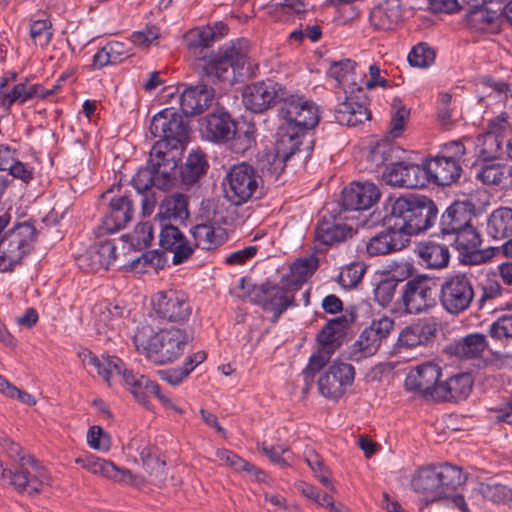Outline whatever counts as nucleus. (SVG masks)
I'll list each match as a JSON object with an SVG mask.
<instances>
[{
    "mask_svg": "<svg viewBox=\"0 0 512 512\" xmlns=\"http://www.w3.org/2000/svg\"><path fill=\"white\" fill-rule=\"evenodd\" d=\"M397 283L393 279H384L380 281L374 289V298L379 305L386 307L392 301Z\"/></svg>",
    "mask_w": 512,
    "mask_h": 512,
    "instance_id": "obj_63",
    "label": "nucleus"
},
{
    "mask_svg": "<svg viewBox=\"0 0 512 512\" xmlns=\"http://www.w3.org/2000/svg\"><path fill=\"white\" fill-rule=\"evenodd\" d=\"M216 457L225 465H227L228 467L232 468L233 470L239 472V471H246L252 475H255V477L257 479H261L260 478V475L263 474V472L258 469L257 467H255L254 465H252L251 463L245 461L244 459H242L241 457H239L237 454H235L234 452L228 450V449H225V448H222V449H217L216 451Z\"/></svg>",
    "mask_w": 512,
    "mask_h": 512,
    "instance_id": "obj_51",
    "label": "nucleus"
},
{
    "mask_svg": "<svg viewBox=\"0 0 512 512\" xmlns=\"http://www.w3.org/2000/svg\"><path fill=\"white\" fill-rule=\"evenodd\" d=\"M489 335L499 341L512 338V314L503 315L494 321L489 327Z\"/></svg>",
    "mask_w": 512,
    "mask_h": 512,
    "instance_id": "obj_60",
    "label": "nucleus"
},
{
    "mask_svg": "<svg viewBox=\"0 0 512 512\" xmlns=\"http://www.w3.org/2000/svg\"><path fill=\"white\" fill-rule=\"evenodd\" d=\"M0 393L8 398L18 399L21 403L28 406H33L36 404V400L31 394L18 389L15 385H13L10 381L1 375Z\"/></svg>",
    "mask_w": 512,
    "mask_h": 512,
    "instance_id": "obj_58",
    "label": "nucleus"
},
{
    "mask_svg": "<svg viewBox=\"0 0 512 512\" xmlns=\"http://www.w3.org/2000/svg\"><path fill=\"white\" fill-rule=\"evenodd\" d=\"M355 370L351 364L334 361L318 380L320 394L328 399H339L354 381Z\"/></svg>",
    "mask_w": 512,
    "mask_h": 512,
    "instance_id": "obj_13",
    "label": "nucleus"
},
{
    "mask_svg": "<svg viewBox=\"0 0 512 512\" xmlns=\"http://www.w3.org/2000/svg\"><path fill=\"white\" fill-rule=\"evenodd\" d=\"M480 497L495 504H507L512 501V490L500 483L482 482L474 488L472 494L474 500Z\"/></svg>",
    "mask_w": 512,
    "mask_h": 512,
    "instance_id": "obj_42",
    "label": "nucleus"
},
{
    "mask_svg": "<svg viewBox=\"0 0 512 512\" xmlns=\"http://www.w3.org/2000/svg\"><path fill=\"white\" fill-rule=\"evenodd\" d=\"M51 22L48 19H37L30 25V36L36 45L47 46L53 36Z\"/></svg>",
    "mask_w": 512,
    "mask_h": 512,
    "instance_id": "obj_55",
    "label": "nucleus"
},
{
    "mask_svg": "<svg viewBox=\"0 0 512 512\" xmlns=\"http://www.w3.org/2000/svg\"><path fill=\"white\" fill-rule=\"evenodd\" d=\"M159 244L165 250L173 252L174 264L184 262L193 252V246L187 241L181 231L173 225H161Z\"/></svg>",
    "mask_w": 512,
    "mask_h": 512,
    "instance_id": "obj_25",
    "label": "nucleus"
},
{
    "mask_svg": "<svg viewBox=\"0 0 512 512\" xmlns=\"http://www.w3.org/2000/svg\"><path fill=\"white\" fill-rule=\"evenodd\" d=\"M383 180L391 186L410 189L424 187L428 182L425 166L409 162L393 164L383 174Z\"/></svg>",
    "mask_w": 512,
    "mask_h": 512,
    "instance_id": "obj_17",
    "label": "nucleus"
},
{
    "mask_svg": "<svg viewBox=\"0 0 512 512\" xmlns=\"http://www.w3.org/2000/svg\"><path fill=\"white\" fill-rule=\"evenodd\" d=\"M214 97V89L207 85L189 87L181 94V109L186 115L200 114L212 104Z\"/></svg>",
    "mask_w": 512,
    "mask_h": 512,
    "instance_id": "obj_29",
    "label": "nucleus"
},
{
    "mask_svg": "<svg viewBox=\"0 0 512 512\" xmlns=\"http://www.w3.org/2000/svg\"><path fill=\"white\" fill-rule=\"evenodd\" d=\"M354 230L347 224L322 221L315 229V239L324 245H334L351 238Z\"/></svg>",
    "mask_w": 512,
    "mask_h": 512,
    "instance_id": "obj_40",
    "label": "nucleus"
},
{
    "mask_svg": "<svg viewBox=\"0 0 512 512\" xmlns=\"http://www.w3.org/2000/svg\"><path fill=\"white\" fill-rule=\"evenodd\" d=\"M152 305L160 317L169 321H185L191 314L188 296L179 290L169 289L157 292L152 297Z\"/></svg>",
    "mask_w": 512,
    "mask_h": 512,
    "instance_id": "obj_14",
    "label": "nucleus"
},
{
    "mask_svg": "<svg viewBox=\"0 0 512 512\" xmlns=\"http://www.w3.org/2000/svg\"><path fill=\"white\" fill-rule=\"evenodd\" d=\"M79 357L86 367H93L105 382L111 385L115 378H120L129 387L134 396L143 404H146L142 392L148 382V378L128 370L121 359L115 356L97 357L89 350H83Z\"/></svg>",
    "mask_w": 512,
    "mask_h": 512,
    "instance_id": "obj_5",
    "label": "nucleus"
},
{
    "mask_svg": "<svg viewBox=\"0 0 512 512\" xmlns=\"http://www.w3.org/2000/svg\"><path fill=\"white\" fill-rule=\"evenodd\" d=\"M175 151L167 142H156L152 147L148 165L164 180H169L177 168Z\"/></svg>",
    "mask_w": 512,
    "mask_h": 512,
    "instance_id": "obj_32",
    "label": "nucleus"
},
{
    "mask_svg": "<svg viewBox=\"0 0 512 512\" xmlns=\"http://www.w3.org/2000/svg\"><path fill=\"white\" fill-rule=\"evenodd\" d=\"M474 296L472 278L465 273L449 275L441 283L440 303L451 315H459L468 310Z\"/></svg>",
    "mask_w": 512,
    "mask_h": 512,
    "instance_id": "obj_8",
    "label": "nucleus"
},
{
    "mask_svg": "<svg viewBox=\"0 0 512 512\" xmlns=\"http://www.w3.org/2000/svg\"><path fill=\"white\" fill-rule=\"evenodd\" d=\"M207 167V161L201 152H191L182 170L183 182L188 185L195 183L206 172Z\"/></svg>",
    "mask_w": 512,
    "mask_h": 512,
    "instance_id": "obj_50",
    "label": "nucleus"
},
{
    "mask_svg": "<svg viewBox=\"0 0 512 512\" xmlns=\"http://www.w3.org/2000/svg\"><path fill=\"white\" fill-rule=\"evenodd\" d=\"M434 467L439 489L444 491L446 496L448 491L454 490L464 482V476L460 468L447 463Z\"/></svg>",
    "mask_w": 512,
    "mask_h": 512,
    "instance_id": "obj_49",
    "label": "nucleus"
},
{
    "mask_svg": "<svg viewBox=\"0 0 512 512\" xmlns=\"http://www.w3.org/2000/svg\"><path fill=\"white\" fill-rule=\"evenodd\" d=\"M440 377L441 367L433 362H425L408 372L404 385L409 392L435 400Z\"/></svg>",
    "mask_w": 512,
    "mask_h": 512,
    "instance_id": "obj_15",
    "label": "nucleus"
},
{
    "mask_svg": "<svg viewBox=\"0 0 512 512\" xmlns=\"http://www.w3.org/2000/svg\"><path fill=\"white\" fill-rule=\"evenodd\" d=\"M94 474H99L116 483L135 487H140L145 483L143 476L134 474L129 469L119 467L113 462L105 459L101 464H98L97 471Z\"/></svg>",
    "mask_w": 512,
    "mask_h": 512,
    "instance_id": "obj_41",
    "label": "nucleus"
},
{
    "mask_svg": "<svg viewBox=\"0 0 512 512\" xmlns=\"http://www.w3.org/2000/svg\"><path fill=\"white\" fill-rule=\"evenodd\" d=\"M291 297L282 287H271L265 291L263 308L273 313V322H276L280 315L288 308Z\"/></svg>",
    "mask_w": 512,
    "mask_h": 512,
    "instance_id": "obj_45",
    "label": "nucleus"
},
{
    "mask_svg": "<svg viewBox=\"0 0 512 512\" xmlns=\"http://www.w3.org/2000/svg\"><path fill=\"white\" fill-rule=\"evenodd\" d=\"M280 115L283 119L277 131L275 155L271 163V177L277 180L290 159L302 144L304 132L314 128L320 119L318 106L311 100L289 91Z\"/></svg>",
    "mask_w": 512,
    "mask_h": 512,
    "instance_id": "obj_1",
    "label": "nucleus"
},
{
    "mask_svg": "<svg viewBox=\"0 0 512 512\" xmlns=\"http://www.w3.org/2000/svg\"><path fill=\"white\" fill-rule=\"evenodd\" d=\"M330 355V347H321L317 353L311 355L308 365L302 372L304 378L311 379L329 361Z\"/></svg>",
    "mask_w": 512,
    "mask_h": 512,
    "instance_id": "obj_62",
    "label": "nucleus"
},
{
    "mask_svg": "<svg viewBox=\"0 0 512 512\" xmlns=\"http://www.w3.org/2000/svg\"><path fill=\"white\" fill-rule=\"evenodd\" d=\"M417 254L428 268L441 269L448 265L450 259L449 249L446 244L433 240L421 242L417 246Z\"/></svg>",
    "mask_w": 512,
    "mask_h": 512,
    "instance_id": "obj_37",
    "label": "nucleus"
},
{
    "mask_svg": "<svg viewBox=\"0 0 512 512\" xmlns=\"http://www.w3.org/2000/svg\"><path fill=\"white\" fill-rule=\"evenodd\" d=\"M116 259V246L112 241H104L90 247L78 258V265L88 272L106 270Z\"/></svg>",
    "mask_w": 512,
    "mask_h": 512,
    "instance_id": "obj_21",
    "label": "nucleus"
},
{
    "mask_svg": "<svg viewBox=\"0 0 512 512\" xmlns=\"http://www.w3.org/2000/svg\"><path fill=\"white\" fill-rule=\"evenodd\" d=\"M249 52L250 43L244 38L226 43L205 62L203 72L213 81L234 82L248 64Z\"/></svg>",
    "mask_w": 512,
    "mask_h": 512,
    "instance_id": "obj_4",
    "label": "nucleus"
},
{
    "mask_svg": "<svg viewBox=\"0 0 512 512\" xmlns=\"http://www.w3.org/2000/svg\"><path fill=\"white\" fill-rule=\"evenodd\" d=\"M159 176L148 165L140 169L132 178V184L139 193L148 191Z\"/></svg>",
    "mask_w": 512,
    "mask_h": 512,
    "instance_id": "obj_64",
    "label": "nucleus"
},
{
    "mask_svg": "<svg viewBox=\"0 0 512 512\" xmlns=\"http://www.w3.org/2000/svg\"><path fill=\"white\" fill-rule=\"evenodd\" d=\"M453 245L464 256H473L481 246V237L473 224L454 233Z\"/></svg>",
    "mask_w": 512,
    "mask_h": 512,
    "instance_id": "obj_43",
    "label": "nucleus"
},
{
    "mask_svg": "<svg viewBox=\"0 0 512 512\" xmlns=\"http://www.w3.org/2000/svg\"><path fill=\"white\" fill-rule=\"evenodd\" d=\"M87 442L93 449L107 452L111 448V437L100 426H92L87 432Z\"/></svg>",
    "mask_w": 512,
    "mask_h": 512,
    "instance_id": "obj_61",
    "label": "nucleus"
},
{
    "mask_svg": "<svg viewBox=\"0 0 512 512\" xmlns=\"http://www.w3.org/2000/svg\"><path fill=\"white\" fill-rule=\"evenodd\" d=\"M226 181V196L235 205L256 200L262 195L263 179L248 163L233 165L227 173Z\"/></svg>",
    "mask_w": 512,
    "mask_h": 512,
    "instance_id": "obj_6",
    "label": "nucleus"
},
{
    "mask_svg": "<svg viewBox=\"0 0 512 512\" xmlns=\"http://www.w3.org/2000/svg\"><path fill=\"white\" fill-rule=\"evenodd\" d=\"M36 230L23 222L8 231L0 241V272H9L30 252Z\"/></svg>",
    "mask_w": 512,
    "mask_h": 512,
    "instance_id": "obj_7",
    "label": "nucleus"
},
{
    "mask_svg": "<svg viewBox=\"0 0 512 512\" xmlns=\"http://www.w3.org/2000/svg\"><path fill=\"white\" fill-rule=\"evenodd\" d=\"M411 487L414 491L426 495L427 501H436L446 497V493L439 489L434 466L420 469L412 478Z\"/></svg>",
    "mask_w": 512,
    "mask_h": 512,
    "instance_id": "obj_36",
    "label": "nucleus"
},
{
    "mask_svg": "<svg viewBox=\"0 0 512 512\" xmlns=\"http://www.w3.org/2000/svg\"><path fill=\"white\" fill-rule=\"evenodd\" d=\"M228 32V27L223 22L213 25L196 27L184 35V42L188 51L196 58H204V50L214 42L219 41Z\"/></svg>",
    "mask_w": 512,
    "mask_h": 512,
    "instance_id": "obj_18",
    "label": "nucleus"
},
{
    "mask_svg": "<svg viewBox=\"0 0 512 512\" xmlns=\"http://www.w3.org/2000/svg\"><path fill=\"white\" fill-rule=\"evenodd\" d=\"M190 341L191 336L185 329L171 327L156 333L147 323H141L133 336L136 350L160 365L177 360Z\"/></svg>",
    "mask_w": 512,
    "mask_h": 512,
    "instance_id": "obj_2",
    "label": "nucleus"
},
{
    "mask_svg": "<svg viewBox=\"0 0 512 512\" xmlns=\"http://www.w3.org/2000/svg\"><path fill=\"white\" fill-rule=\"evenodd\" d=\"M348 326V320L345 317H337L327 323L318 335V341L322 347H330L332 353L334 344L338 339V334Z\"/></svg>",
    "mask_w": 512,
    "mask_h": 512,
    "instance_id": "obj_52",
    "label": "nucleus"
},
{
    "mask_svg": "<svg viewBox=\"0 0 512 512\" xmlns=\"http://www.w3.org/2000/svg\"><path fill=\"white\" fill-rule=\"evenodd\" d=\"M133 205L131 199L126 196L112 197L109 203V211L103 219L101 229L105 233H114L131 220Z\"/></svg>",
    "mask_w": 512,
    "mask_h": 512,
    "instance_id": "obj_26",
    "label": "nucleus"
},
{
    "mask_svg": "<svg viewBox=\"0 0 512 512\" xmlns=\"http://www.w3.org/2000/svg\"><path fill=\"white\" fill-rule=\"evenodd\" d=\"M126 449L129 454L140 456L144 469L150 475L162 476L164 474L165 463L160 460L156 448L144 436L132 437L126 445Z\"/></svg>",
    "mask_w": 512,
    "mask_h": 512,
    "instance_id": "obj_24",
    "label": "nucleus"
},
{
    "mask_svg": "<svg viewBox=\"0 0 512 512\" xmlns=\"http://www.w3.org/2000/svg\"><path fill=\"white\" fill-rule=\"evenodd\" d=\"M408 242L407 238L401 237L393 229H386L372 237L366 245L369 255H384L402 249Z\"/></svg>",
    "mask_w": 512,
    "mask_h": 512,
    "instance_id": "obj_35",
    "label": "nucleus"
},
{
    "mask_svg": "<svg viewBox=\"0 0 512 512\" xmlns=\"http://www.w3.org/2000/svg\"><path fill=\"white\" fill-rule=\"evenodd\" d=\"M486 232L495 240H501L511 236L512 208L500 207L493 210L487 217Z\"/></svg>",
    "mask_w": 512,
    "mask_h": 512,
    "instance_id": "obj_39",
    "label": "nucleus"
},
{
    "mask_svg": "<svg viewBox=\"0 0 512 512\" xmlns=\"http://www.w3.org/2000/svg\"><path fill=\"white\" fill-rule=\"evenodd\" d=\"M394 150L387 139L371 141L366 152V160L370 163L369 168L377 169L392 160Z\"/></svg>",
    "mask_w": 512,
    "mask_h": 512,
    "instance_id": "obj_47",
    "label": "nucleus"
},
{
    "mask_svg": "<svg viewBox=\"0 0 512 512\" xmlns=\"http://www.w3.org/2000/svg\"><path fill=\"white\" fill-rule=\"evenodd\" d=\"M393 321L388 317H383L373 321L370 326L366 327L358 339L352 345L350 358L353 361H360L364 358L374 355L382 341L388 337L393 329Z\"/></svg>",
    "mask_w": 512,
    "mask_h": 512,
    "instance_id": "obj_12",
    "label": "nucleus"
},
{
    "mask_svg": "<svg viewBox=\"0 0 512 512\" xmlns=\"http://www.w3.org/2000/svg\"><path fill=\"white\" fill-rule=\"evenodd\" d=\"M472 205L468 201L455 202L449 206L441 216L440 231L445 236H452L454 233L472 224Z\"/></svg>",
    "mask_w": 512,
    "mask_h": 512,
    "instance_id": "obj_22",
    "label": "nucleus"
},
{
    "mask_svg": "<svg viewBox=\"0 0 512 512\" xmlns=\"http://www.w3.org/2000/svg\"><path fill=\"white\" fill-rule=\"evenodd\" d=\"M44 89L39 84H31L27 79L15 84L9 91L0 95V106L10 111L14 104L22 105L35 97L44 96Z\"/></svg>",
    "mask_w": 512,
    "mask_h": 512,
    "instance_id": "obj_33",
    "label": "nucleus"
},
{
    "mask_svg": "<svg viewBox=\"0 0 512 512\" xmlns=\"http://www.w3.org/2000/svg\"><path fill=\"white\" fill-rule=\"evenodd\" d=\"M380 198L378 187L371 182H356L342 191V205L347 210H366Z\"/></svg>",
    "mask_w": 512,
    "mask_h": 512,
    "instance_id": "obj_20",
    "label": "nucleus"
},
{
    "mask_svg": "<svg viewBox=\"0 0 512 512\" xmlns=\"http://www.w3.org/2000/svg\"><path fill=\"white\" fill-rule=\"evenodd\" d=\"M234 127L229 114L224 111H216L202 119L200 132L209 141L224 142L231 138Z\"/></svg>",
    "mask_w": 512,
    "mask_h": 512,
    "instance_id": "obj_23",
    "label": "nucleus"
},
{
    "mask_svg": "<svg viewBox=\"0 0 512 512\" xmlns=\"http://www.w3.org/2000/svg\"><path fill=\"white\" fill-rule=\"evenodd\" d=\"M150 132L160 138L157 142H167L171 150H182L187 142L189 129L184 119L173 108L157 113L151 121Z\"/></svg>",
    "mask_w": 512,
    "mask_h": 512,
    "instance_id": "obj_9",
    "label": "nucleus"
},
{
    "mask_svg": "<svg viewBox=\"0 0 512 512\" xmlns=\"http://www.w3.org/2000/svg\"><path fill=\"white\" fill-rule=\"evenodd\" d=\"M318 267V259L311 255L297 259L291 266V274L297 282H303L313 275Z\"/></svg>",
    "mask_w": 512,
    "mask_h": 512,
    "instance_id": "obj_54",
    "label": "nucleus"
},
{
    "mask_svg": "<svg viewBox=\"0 0 512 512\" xmlns=\"http://www.w3.org/2000/svg\"><path fill=\"white\" fill-rule=\"evenodd\" d=\"M434 60V50L423 43L416 45L408 55L410 65L418 68L429 67Z\"/></svg>",
    "mask_w": 512,
    "mask_h": 512,
    "instance_id": "obj_57",
    "label": "nucleus"
},
{
    "mask_svg": "<svg viewBox=\"0 0 512 512\" xmlns=\"http://www.w3.org/2000/svg\"><path fill=\"white\" fill-rule=\"evenodd\" d=\"M289 90L282 84L272 81H259L247 85L242 93L245 107L252 112L262 113L277 102H284Z\"/></svg>",
    "mask_w": 512,
    "mask_h": 512,
    "instance_id": "obj_11",
    "label": "nucleus"
},
{
    "mask_svg": "<svg viewBox=\"0 0 512 512\" xmlns=\"http://www.w3.org/2000/svg\"><path fill=\"white\" fill-rule=\"evenodd\" d=\"M402 300L405 311L419 314L436 305L434 290L429 279L416 277L409 280L403 288Z\"/></svg>",
    "mask_w": 512,
    "mask_h": 512,
    "instance_id": "obj_16",
    "label": "nucleus"
},
{
    "mask_svg": "<svg viewBox=\"0 0 512 512\" xmlns=\"http://www.w3.org/2000/svg\"><path fill=\"white\" fill-rule=\"evenodd\" d=\"M505 168L499 164L484 165L478 172L477 178L484 184L499 185L505 179Z\"/></svg>",
    "mask_w": 512,
    "mask_h": 512,
    "instance_id": "obj_59",
    "label": "nucleus"
},
{
    "mask_svg": "<svg viewBox=\"0 0 512 512\" xmlns=\"http://www.w3.org/2000/svg\"><path fill=\"white\" fill-rule=\"evenodd\" d=\"M188 216L187 201L184 195L174 194L166 197L159 206L157 217L160 221L183 219Z\"/></svg>",
    "mask_w": 512,
    "mask_h": 512,
    "instance_id": "obj_44",
    "label": "nucleus"
},
{
    "mask_svg": "<svg viewBox=\"0 0 512 512\" xmlns=\"http://www.w3.org/2000/svg\"><path fill=\"white\" fill-rule=\"evenodd\" d=\"M477 91L480 94V101L490 98L492 101H505L508 96L512 97V86L503 81H494L490 78H482L477 83Z\"/></svg>",
    "mask_w": 512,
    "mask_h": 512,
    "instance_id": "obj_46",
    "label": "nucleus"
},
{
    "mask_svg": "<svg viewBox=\"0 0 512 512\" xmlns=\"http://www.w3.org/2000/svg\"><path fill=\"white\" fill-rule=\"evenodd\" d=\"M362 94H346V100L335 109V118L341 125L357 126L370 118V112L360 102Z\"/></svg>",
    "mask_w": 512,
    "mask_h": 512,
    "instance_id": "obj_31",
    "label": "nucleus"
},
{
    "mask_svg": "<svg viewBox=\"0 0 512 512\" xmlns=\"http://www.w3.org/2000/svg\"><path fill=\"white\" fill-rule=\"evenodd\" d=\"M364 273L365 266L362 263H352L341 270L338 282L345 289L353 288L361 281Z\"/></svg>",
    "mask_w": 512,
    "mask_h": 512,
    "instance_id": "obj_56",
    "label": "nucleus"
},
{
    "mask_svg": "<svg viewBox=\"0 0 512 512\" xmlns=\"http://www.w3.org/2000/svg\"><path fill=\"white\" fill-rule=\"evenodd\" d=\"M195 245L205 250L215 249L223 245L228 234L226 230L211 224H199L191 230Z\"/></svg>",
    "mask_w": 512,
    "mask_h": 512,
    "instance_id": "obj_38",
    "label": "nucleus"
},
{
    "mask_svg": "<svg viewBox=\"0 0 512 512\" xmlns=\"http://www.w3.org/2000/svg\"><path fill=\"white\" fill-rule=\"evenodd\" d=\"M437 218V208L426 197H399L391 205L385 225L407 238L429 229Z\"/></svg>",
    "mask_w": 512,
    "mask_h": 512,
    "instance_id": "obj_3",
    "label": "nucleus"
},
{
    "mask_svg": "<svg viewBox=\"0 0 512 512\" xmlns=\"http://www.w3.org/2000/svg\"><path fill=\"white\" fill-rule=\"evenodd\" d=\"M509 125L504 116H499L489 123L488 131L478 136L476 150L484 160L494 159L501 155L504 139L501 133L508 129Z\"/></svg>",
    "mask_w": 512,
    "mask_h": 512,
    "instance_id": "obj_19",
    "label": "nucleus"
},
{
    "mask_svg": "<svg viewBox=\"0 0 512 512\" xmlns=\"http://www.w3.org/2000/svg\"><path fill=\"white\" fill-rule=\"evenodd\" d=\"M94 326L99 334H108L119 325L123 308L109 302H100L93 307Z\"/></svg>",
    "mask_w": 512,
    "mask_h": 512,
    "instance_id": "obj_34",
    "label": "nucleus"
},
{
    "mask_svg": "<svg viewBox=\"0 0 512 512\" xmlns=\"http://www.w3.org/2000/svg\"><path fill=\"white\" fill-rule=\"evenodd\" d=\"M427 180H431L438 185H450L461 175V164H456L454 160H448L437 155L430 159L426 165Z\"/></svg>",
    "mask_w": 512,
    "mask_h": 512,
    "instance_id": "obj_30",
    "label": "nucleus"
},
{
    "mask_svg": "<svg viewBox=\"0 0 512 512\" xmlns=\"http://www.w3.org/2000/svg\"><path fill=\"white\" fill-rule=\"evenodd\" d=\"M409 117V110L401 104L400 101H395L393 104L392 118L388 130L389 136L393 139L402 135L405 130L406 121Z\"/></svg>",
    "mask_w": 512,
    "mask_h": 512,
    "instance_id": "obj_53",
    "label": "nucleus"
},
{
    "mask_svg": "<svg viewBox=\"0 0 512 512\" xmlns=\"http://www.w3.org/2000/svg\"><path fill=\"white\" fill-rule=\"evenodd\" d=\"M473 380L470 374L460 373L440 382L435 393L436 401L458 402L465 400L471 393Z\"/></svg>",
    "mask_w": 512,
    "mask_h": 512,
    "instance_id": "obj_27",
    "label": "nucleus"
},
{
    "mask_svg": "<svg viewBox=\"0 0 512 512\" xmlns=\"http://www.w3.org/2000/svg\"><path fill=\"white\" fill-rule=\"evenodd\" d=\"M487 346L486 337L481 333H473L460 339L455 344V354L461 358H475L481 355Z\"/></svg>",
    "mask_w": 512,
    "mask_h": 512,
    "instance_id": "obj_48",
    "label": "nucleus"
},
{
    "mask_svg": "<svg viewBox=\"0 0 512 512\" xmlns=\"http://www.w3.org/2000/svg\"><path fill=\"white\" fill-rule=\"evenodd\" d=\"M328 74L342 87L345 94L362 93L363 75L356 72V64L350 59H344L331 64Z\"/></svg>",
    "mask_w": 512,
    "mask_h": 512,
    "instance_id": "obj_28",
    "label": "nucleus"
},
{
    "mask_svg": "<svg viewBox=\"0 0 512 512\" xmlns=\"http://www.w3.org/2000/svg\"><path fill=\"white\" fill-rule=\"evenodd\" d=\"M49 482L47 470L31 455L20 457V464L16 471L9 472V484L20 493L38 494Z\"/></svg>",
    "mask_w": 512,
    "mask_h": 512,
    "instance_id": "obj_10",
    "label": "nucleus"
}]
</instances>
